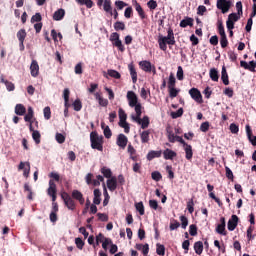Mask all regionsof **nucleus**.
<instances>
[{
    "label": "nucleus",
    "mask_w": 256,
    "mask_h": 256,
    "mask_svg": "<svg viewBox=\"0 0 256 256\" xmlns=\"http://www.w3.org/2000/svg\"><path fill=\"white\" fill-rule=\"evenodd\" d=\"M189 95L196 101V103H203V96L197 88H191L189 90Z\"/></svg>",
    "instance_id": "nucleus-12"
},
{
    "label": "nucleus",
    "mask_w": 256,
    "mask_h": 256,
    "mask_svg": "<svg viewBox=\"0 0 256 256\" xmlns=\"http://www.w3.org/2000/svg\"><path fill=\"white\" fill-rule=\"evenodd\" d=\"M216 232L219 235H227V232H225V218L222 217L220 219V224L217 225Z\"/></svg>",
    "instance_id": "nucleus-20"
},
{
    "label": "nucleus",
    "mask_w": 256,
    "mask_h": 256,
    "mask_svg": "<svg viewBox=\"0 0 256 256\" xmlns=\"http://www.w3.org/2000/svg\"><path fill=\"white\" fill-rule=\"evenodd\" d=\"M127 100L129 107H134L135 113H140L141 109H143V106L139 103V98L137 97V94L133 91L127 92Z\"/></svg>",
    "instance_id": "nucleus-2"
},
{
    "label": "nucleus",
    "mask_w": 256,
    "mask_h": 256,
    "mask_svg": "<svg viewBox=\"0 0 256 256\" xmlns=\"http://www.w3.org/2000/svg\"><path fill=\"white\" fill-rule=\"evenodd\" d=\"M103 9H104V11H106V13L113 15V8L111 7V0L104 1Z\"/></svg>",
    "instance_id": "nucleus-38"
},
{
    "label": "nucleus",
    "mask_w": 256,
    "mask_h": 256,
    "mask_svg": "<svg viewBox=\"0 0 256 256\" xmlns=\"http://www.w3.org/2000/svg\"><path fill=\"white\" fill-rule=\"evenodd\" d=\"M26 112H27V109L25 108V106L23 104H17L15 106L16 115L23 116V115H25Z\"/></svg>",
    "instance_id": "nucleus-33"
},
{
    "label": "nucleus",
    "mask_w": 256,
    "mask_h": 256,
    "mask_svg": "<svg viewBox=\"0 0 256 256\" xmlns=\"http://www.w3.org/2000/svg\"><path fill=\"white\" fill-rule=\"evenodd\" d=\"M175 75L173 73H170L169 79H168V88L175 87Z\"/></svg>",
    "instance_id": "nucleus-54"
},
{
    "label": "nucleus",
    "mask_w": 256,
    "mask_h": 256,
    "mask_svg": "<svg viewBox=\"0 0 256 256\" xmlns=\"http://www.w3.org/2000/svg\"><path fill=\"white\" fill-rule=\"evenodd\" d=\"M90 141L92 149H97V151H103V136L98 135L97 132H91Z\"/></svg>",
    "instance_id": "nucleus-3"
},
{
    "label": "nucleus",
    "mask_w": 256,
    "mask_h": 256,
    "mask_svg": "<svg viewBox=\"0 0 256 256\" xmlns=\"http://www.w3.org/2000/svg\"><path fill=\"white\" fill-rule=\"evenodd\" d=\"M141 114L142 111L140 110V113L136 114H131V119L132 121H134L135 123H138V125L141 126V129H147V127H149V116H144L143 118H141Z\"/></svg>",
    "instance_id": "nucleus-4"
},
{
    "label": "nucleus",
    "mask_w": 256,
    "mask_h": 256,
    "mask_svg": "<svg viewBox=\"0 0 256 256\" xmlns=\"http://www.w3.org/2000/svg\"><path fill=\"white\" fill-rule=\"evenodd\" d=\"M119 125L122 127V129H124V133H129L130 127L129 123H127V120L119 121Z\"/></svg>",
    "instance_id": "nucleus-53"
},
{
    "label": "nucleus",
    "mask_w": 256,
    "mask_h": 256,
    "mask_svg": "<svg viewBox=\"0 0 256 256\" xmlns=\"http://www.w3.org/2000/svg\"><path fill=\"white\" fill-rule=\"evenodd\" d=\"M65 17V10L64 9H59L54 12L53 14V19L54 21H61Z\"/></svg>",
    "instance_id": "nucleus-29"
},
{
    "label": "nucleus",
    "mask_w": 256,
    "mask_h": 256,
    "mask_svg": "<svg viewBox=\"0 0 256 256\" xmlns=\"http://www.w3.org/2000/svg\"><path fill=\"white\" fill-rule=\"evenodd\" d=\"M73 107H74V111H81V109H83V104H81V100L76 99L73 102Z\"/></svg>",
    "instance_id": "nucleus-52"
},
{
    "label": "nucleus",
    "mask_w": 256,
    "mask_h": 256,
    "mask_svg": "<svg viewBox=\"0 0 256 256\" xmlns=\"http://www.w3.org/2000/svg\"><path fill=\"white\" fill-rule=\"evenodd\" d=\"M33 117H34V112H33V107H28V113L25 115L24 120L26 123H31L33 122Z\"/></svg>",
    "instance_id": "nucleus-36"
},
{
    "label": "nucleus",
    "mask_w": 256,
    "mask_h": 256,
    "mask_svg": "<svg viewBox=\"0 0 256 256\" xmlns=\"http://www.w3.org/2000/svg\"><path fill=\"white\" fill-rule=\"evenodd\" d=\"M79 5H85L88 9H91L93 7V2L91 0H76Z\"/></svg>",
    "instance_id": "nucleus-45"
},
{
    "label": "nucleus",
    "mask_w": 256,
    "mask_h": 256,
    "mask_svg": "<svg viewBox=\"0 0 256 256\" xmlns=\"http://www.w3.org/2000/svg\"><path fill=\"white\" fill-rule=\"evenodd\" d=\"M95 97L97 99V101L99 102V105H101V107H107V105H109V101L103 97H101V94L99 92L95 93Z\"/></svg>",
    "instance_id": "nucleus-30"
},
{
    "label": "nucleus",
    "mask_w": 256,
    "mask_h": 256,
    "mask_svg": "<svg viewBox=\"0 0 256 256\" xmlns=\"http://www.w3.org/2000/svg\"><path fill=\"white\" fill-rule=\"evenodd\" d=\"M237 13H231L228 16V21L232 23H237L239 19H241V15H243V4L241 2L236 3Z\"/></svg>",
    "instance_id": "nucleus-7"
},
{
    "label": "nucleus",
    "mask_w": 256,
    "mask_h": 256,
    "mask_svg": "<svg viewBox=\"0 0 256 256\" xmlns=\"http://www.w3.org/2000/svg\"><path fill=\"white\" fill-rule=\"evenodd\" d=\"M44 118L49 120L51 119V108L49 106L45 107L43 110Z\"/></svg>",
    "instance_id": "nucleus-57"
},
{
    "label": "nucleus",
    "mask_w": 256,
    "mask_h": 256,
    "mask_svg": "<svg viewBox=\"0 0 256 256\" xmlns=\"http://www.w3.org/2000/svg\"><path fill=\"white\" fill-rule=\"evenodd\" d=\"M107 239V237H105V235L99 233L97 236H96V245H99V243H102Z\"/></svg>",
    "instance_id": "nucleus-60"
},
{
    "label": "nucleus",
    "mask_w": 256,
    "mask_h": 256,
    "mask_svg": "<svg viewBox=\"0 0 256 256\" xmlns=\"http://www.w3.org/2000/svg\"><path fill=\"white\" fill-rule=\"evenodd\" d=\"M149 133L150 132L148 130H146L140 134L142 143H149Z\"/></svg>",
    "instance_id": "nucleus-44"
},
{
    "label": "nucleus",
    "mask_w": 256,
    "mask_h": 256,
    "mask_svg": "<svg viewBox=\"0 0 256 256\" xmlns=\"http://www.w3.org/2000/svg\"><path fill=\"white\" fill-rule=\"evenodd\" d=\"M85 181L87 185H93V187H99L103 181H105V178L103 176L98 175L96 176V179H94V176L92 173H88L85 177Z\"/></svg>",
    "instance_id": "nucleus-6"
},
{
    "label": "nucleus",
    "mask_w": 256,
    "mask_h": 256,
    "mask_svg": "<svg viewBox=\"0 0 256 256\" xmlns=\"http://www.w3.org/2000/svg\"><path fill=\"white\" fill-rule=\"evenodd\" d=\"M184 151L186 153V159L191 161L193 159V148L189 144H184Z\"/></svg>",
    "instance_id": "nucleus-25"
},
{
    "label": "nucleus",
    "mask_w": 256,
    "mask_h": 256,
    "mask_svg": "<svg viewBox=\"0 0 256 256\" xmlns=\"http://www.w3.org/2000/svg\"><path fill=\"white\" fill-rule=\"evenodd\" d=\"M106 185L109 191H115V189H117V178L116 177L109 178L106 182Z\"/></svg>",
    "instance_id": "nucleus-21"
},
{
    "label": "nucleus",
    "mask_w": 256,
    "mask_h": 256,
    "mask_svg": "<svg viewBox=\"0 0 256 256\" xmlns=\"http://www.w3.org/2000/svg\"><path fill=\"white\" fill-rule=\"evenodd\" d=\"M107 75H109V77H112L113 79H121V74L113 69H109L107 71Z\"/></svg>",
    "instance_id": "nucleus-40"
},
{
    "label": "nucleus",
    "mask_w": 256,
    "mask_h": 256,
    "mask_svg": "<svg viewBox=\"0 0 256 256\" xmlns=\"http://www.w3.org/2000/svg\"><path fill=\"white\" fill-rule=\"evenodd\" d=\"M209 127V122H204L200 125V131H202V133H207L209 131Z\"/></svg>",
    "instance_id": "nucleus-59"
},
{
    "label": "nucleus",
    "mask_w": 256,
    "mask_h": 256,
    "mask_svg": "<svg viewBox=\"0 0 256 256\" xmlns=\"http://www.w3.org/2000/svg\"><path fill=\"white\" fill-rule=\"evenodd\" d=\"M193 25V19L186 18L180 22V27H191Z\"/></svg>",
    "instance_id": "nucleus-41"
},
{
    "label": "nucleus",
    "mask_w": 256,
    "mask_h": 256,
    "mask_svg": "<svg viewBox=\"0 0 256 256\" xmlns=\"http://www.w3.org/2000/svg\"><path fill=\"white\" fill-rule=\"evenodd\" d=\"M127 143H129L127 136H125V134H119L116 140V145L121 149H125V147H127Z\"/></svg>",
    "instance_id": "nucleus-14"
},
{
    "label": "nucleus",
    "mask_w": 256,
    "mask_h": 256,
    "mask_svg": "<svg viewBox=\"0 0 256 256\" xmlns=\"http://www.w3.org/2000/svg\"><path fill=\"white\" fill-rule=\"evenodd\" d=\"M93 203L94 205H101V190L94 189Z\"/></svg>",
    "instance_id": "nucleus-28"
},
{
    "label": "nucleus",
    "mask_w": 256,
    "mask_h": 256,
    "mask_svg": "<svg viewBox=\"0 0 256 256\" xmlns=\"http://www.w3.org/2000/svg\"><path fill=\"white\" fill-rule=\"evenodd\" d=\"M139 66L141 67L142 71H145L146 73H151V71L154 75L157 73L155 66L147 60L139 62Z\"/></svg>",
    "instance_id": "nucleus-8"
},
{
    "label": "nucleus",
    "mask_w": 256,
    "mask_h": 256,
    "mask_svg": "<svg viewBox=\"0 0 256 256\" xmlns=\"http://www.w3.org/2000/svg\"><path fill=\"white\" fill-rule=\"evenodd\" d=\"M113 244V240H111V238H106L103 243H102V249H104L105 251H107L108 247Z\"/></svg>",
    "instance_id": "nucleus-50"
},
{
    "label": "nucleus",
    "mask_w": 256,
    "mask_h": 256,
    "mask_svg": "<svg viewBox=\"0 0 256 256\" xmlns=\"http://www.w3.org/2000/svg\"><path fill=\"white\" fill-rule=\"evenodd\" d=\"M183 115V108L178 109L176 112L171 113L172 119H177Z\"/></svg>",
    "instance_id": "nucleus-56"
},
{
    "label": "nucleus",
    "mask_w": 256,
    "mask_h": 256,
    "mask_svg": "<svg viewBox=\"0 0 256 256\" xmlns=\"http://www.w3.org/2000/svg\"><path fill=\"white\" fill-rule=\"evenodd\" d=\"M246 135L250 141V143L255 147L256 146V136H253V131L251 130V126L246 125Z\"/></svg>",
    "instance_id": "nucleus-18"
},
{
    "label": "nucleus",
    "mask_w": 256,
    "mask_h": 256,
    "mask_svg": "<svg viewBox=\"0 0 256 256\" xmlns=\"http://www.w3.org/2000/svg\"><path fill=\"white\" fill-rule=\"evenodd\" d=\"M209 75L212 81H215V82L219 81V71H217V69L215 68L210 69Z\"/></svg>",
    "instance_id": "nucleus-37"
},
{
    "label": "nucleus",
    "mask_w": 256,
    "mask_h": 256,
    "mask_svg": "<svg viewBox=\"0 0 256 256\" xmlns=\"http://www.w3.org/2000/svg\"><path fill=\"white\" fill-rule=\"evenodd\" d=\"M176 77H177L178 81H183V79H184V76H183V67L178 66V70H177Z\"/></svg>",
    "instance_id": "nucleus-58"
},
{
    "label": "nucleus",
    "mask_w": 256,
    "mask_h": 256,
    "mask_svg": "<svg viewBox=\"0 0 256 256\" xmlns=\"http://www.w3.org/2000/svg\"><path fill=\"white\" fill-rule=\"evenodd\" d=\"M169 89V96L171 99H175L177 95H179V90L175 88V86L168 88Z\"/></svg>",
    "instance_id": "nucleus-46"
},
{
    "label": "nucleus",
    "mask_w": 256,
    "mask_h": 256,
    "mask_svg": "<svg viewBox=\"0 0 256 256\" xmlns=\"http://www.w3.org/2000/svg\"><path fill=\"white\" fill-rule=\"evenodd\" d=\"M66 207L68 209H70L71 211H73V209H75V201L72 200L71 196H69V194L67 193H62L61 195Z\"/></svg>",
    "instance_id": "nucleus-11"
},
{
    "label": "nucleus",
    "mask_w": 256,
    "mask_h": 256,
    "mask_svg": "<svg viewBox=\"0 0 256 256\" xmlns=\"http://www.w3.org/2000/svg\"><path fill=\"white\" fill-rule=\"evenodd\" d=\"M205 13H207V7L203 6V5H200L198 6L197 8V15H205Z\"/></svg>",
    "instance_id": "nucleus-62"
},
{
    "label": "nucleus",
    "mask_w": 256,
    "mask_h": 256,
    "mask_svg": "<svg viewBox=\"0 0 256 256\" xmlns=\"http://www.w3.org/2000/svg\"><path fill=\"white\" fill-rule=\"evenodd\" d=\"M18 41H20V49L23 51L25 49V45L23 44L25 41V38L27 37V32L25 30L21 29L17 33Z\"/></svg>",
    "instance_id": "nucleus-17"
},
{
    "label": "nucleus",
    "mask_w": 256,
    "mask_h": 256,
    "mask_svg": "<svg viewBox=\"0 0 256 256\" xmlns=\"http://www.w3.org/2000/svg\"><path fill=\"white\" fill-rule=\"evenodd\" d=\"M162 154L163 152L161 150L159 151L152 150L147 154V159L148 161H153V159L161 157Z\"/></svg>",
    "instance_id": "nucleus-27"
},
{
    "label": "nucleus",
    "mask_w": 256,
    "mask_h": 256,
    "mask_svg": "<svg viewBox=\"0 0 256 256\" xmlns=\"http://www.w3.org/2000/svg\"><path fill=\"white\" fill-rule=\"evenodd\" d=\"M128 153H129L131 159L135 160L136 150H135V148L131 144L128 145Z\"/></svg>",
    "instance_id": "nucleus-63"
},
{
    "label": "nucleus",
    "mask_w": 256,
    "mask_h": 256,
    "mask_svg": "<svg viewBox=\"0 0 256 256\" xmlns=\"http://www.w3.org/2000/svg\"><path fill=\"white\" fill-rule=\"evenodd\" d=\"M238 222L239 217H237V215H232L231 219L228 221V231H235Z\"/></svg>",
    "instance_id": "nucleus-15"
},
{
    "label": "nucleus",
    "mask_w": 256,
    "mask_h": 256,
    "mask_svg": "<svg viewBox=\"0 0 256 256\" xmlns=\"http://www.w3.org/2000/svg\"><path fill=\"white\" fill-rule=\"evenodd\" d=\"M157 255H165V246L163 244H156Z\"/></svg>",
    "instance_id": "nucleus-47"
},
{
    "label": "nucleus",
    "mask_w": 256,
    "mask_h": 256,
    "mask_svg": "<svg viewBox=\"0 0 256 256\" xmlns=\"http://www.w3.org/2000/svg\"><path fill=\"white\" fill-rule=\"evenodd\" d=\"M110 41L112 45L118 49V51H120L121 53L125 52V45H123V41H121L119 33L113 32L110 35Z\"/></svg>",
    "instance_id": "nucleus-5"
},
{
    "label": "nucleus",
    "mask_w": 256,
    "mask_h": 256,
    "mask_svg": "<svg viewBox=\"0 0 256 256\" xmlns=\"http://www.w3.org/2000/svg\"><path fill=\"white\" fill-rule=\"evenodd\" d=\"M103 195H104L103 206L107 207V205H109V199H111V197L109 196V192H107V186L105 185V183H103Z\"/></svg>",
    "instance_id": "nucleus-31"
},
{
    "label": "nucleus",
    "mask_w": 256,
    "mask_h": 256,
    "mask_svg": "<svg viewBox=\"0 0 256 256\" xmlns=\"http://www.w3.org/2000/svg\"><path fill=\"white\" fill-rule=\"evenodd\" d=\"M70 91H69V88H65L64 91H63V97H64V105L68 106L69 105V95H70Z\"/></svg>",
    "instance_id": "nucleus-48"
},
{
    "label": "nucleus",
    "mask_w": 256,
    "mask_h": 256,
    "mask_svg": "<svg viewBox=\"0 0 256 256\" xmlns=\"http://www.w3.org/2000/svg\"><path fill=\"white\" fill-rule=\"evenodd\" d=\"M221 80L224 85H229V75L227 74V68H225V66L222 67Z\"/></svg>",
    "instance_id": "nucleus-32"
},
{
    "label": "nucleus",
    "mask_w": 256,
    "mask_h": 256,
    "mask_svg": "<svg viewBox=\"0 0 256 256\" xmlns=\"http://www.w3.org/2000/svg\"><path fill=\"white\" fill-rule=\"evenodd\" d=\"M216 7L222 13H227V12H229V9H231V1H229V0H217Z\"/></svg>",
    "instance_id": "nucleus-9"
},
{
    "label": "nucleus",
    "mask_w": 256,
    "mask_h": 256,
    "mask_svg": "<svg viewBox=\"0 0 256 256\" xmlns=\"http://www.w3.org/2000/svg\"><path fill=\"white\" fill-rule=\"evenodd\" d=\"M218 33L220 37H227V34H225V27H223V22H218Z\"/></svg>",
    "instance_id": "nucleus-49"
},
{
    "label": "nucleus",
    "mask_w": 256,
    "mask_h": 256,
    "mask_svg": "<svg viewBox=\"0 0 256 256\" xmlns=\"http://www.w3.org/2000/svg\"><path fill=\"white\" fill-rule=\"evenodd\" d=\"M189 233L192 237H195V235H197V226L195 225H190L189 227Z\"/></svg>",
    "instance_id": "nucleus-64"
},
{
    "label": "nucleus",
    "mask_w": 256,
    "mask_h": 256,
    "mask_svg": "<svg viewBox=\"0 0 256 256\" xmlns=\"http://www.w3.org/2000/svg\"><path fill=\"white\" fill-rule=\"evenodd\" d=\"M32 138L35 141L36 145H39V143H41V133H39V131H33Z\"/></svg>",
    "instance_id": "nucleus-42"
},
{
    "label": "nucleus",
    "mask_w": 256,
    "mask_h": 256,
    "mask_svg": "<svg viewBox=\"0 0 256 256\" xmlns=\"http://www.w3.org/2000/svg\"><path fill=\"white\" fill-rule=\"evenodd\" d=\"M128 69L130 71L132 83H137V70H135V65H133V63H130L128 65Z\"/></svg>",
    "instance_id": "nucleus-24"
},
{
    "label": "nucleus",
    "mask_w": 256,
    "mask_h": 256,
    "mask_svg": "<svg viewBox=\"0 0 256 256\" xmlns=\"http://www.w3.org/2000/svg\"><path fill=\"white\" fill-rule=\"evenodd\" d=\"M101 129H103L104 137H106V139H111L113 133L111 132V128H109L105 122H101Z\"/></svg>",
    "instance_id": "nucleus-23"
},
{
    "label": "nucleus",
    "mask_w": 256,
    "mask_h": 256,
    "mask_svg": "<svg viewBox=\"0 0 256 256\" xmlns=\"http://www.w3.org/2000/svg\"><path fill=\"white\" fill-rule=\"evenodd\" d=\"M120 121H127V114L123 108H120L118 111Z\"/></svg>",
    "instance_id": "nucleus-55"
},
{
    "label": "nucleus",
    "mask_w": 256,
    "mask_h": 256,
    "mask_svg": "<svg viewBox=\"0 0 256 256\" xmlns=\"http://www.w3.org/2000/svg\"><path fill=\"white\" fill-rule=\"evenodd\" d=\"M133 5L139 17H141V19H145V11H143V7H141V4H139L137 0H133Z\"/></svg>",
    "instance_id": "nucleus-22"
},
{
    "label": "nucleus",
    "mask_w": 256,
    "mask_h": 256,
    "mask_svg": "<svg viewBox=\"0 0 256 256\" xmlns=\"http://www.w3.org/2000/svg\"><path fill=\"white\" fill-rule=\"evenodd\" d=\"M163 155H164V159L173 161V159L177 157V152L167 148L166 150H164Z\"/></svg>",
    "instance_id": "nucleus-19"
},
{
    "label": "nucleus",
    "mask_w": 256,
    "mask_h": 256,
    "mask_svg": "<svg viewBox=\"0 0 256 256\" xmlns=\"http://www.w3.org/2000/svg\"><path fill=\"white\" fill-rule=\"evenodd\" d=\"M167 33V36H159L158 38V45L161 51H167V45L175 44V34L173 33V29L169 28Z\"/></svg>",
    "instance_id": "nucleus-1"
},
{
    "label": "nucleus",
    "mask_w": 256,
    "mask_h": 256,
    "mask_svg": "<svg viewBox=\"0 0 256 256\" xmlns=\"http://www.w3.org/2000/svg\"><path fill=\"white\" fill-rule=\"evenodd\" d=\"M135 208L140 215H145V206H143V202L136 203Z\"/></svg>",
    "instance_id": "nucleus-43"
},
{
    "label": "nucleus",
    "mask_w": 256,
    "mask_h": 256,
    "mask_svg": "<svg viewBox=\"0 0 256 256\" xmlns=\"http://www.w3.org/2000/svg\"><path fill=\"white\" fill-rule=\"evenodd\" d=\"M114 29L115 31H125V23L119 21L114 23Z\"/></svg>",
    "instance_id": "nucleus-51"
},
{
    "label": "nucleus",
    "mask_w": 256,
    "mask_h": 256,
    "mask_svg": "<svg viewBox=\"0 0 256 256\" xmlns=\"http://www.w3.org/2000/svg\"><path fill=\"white\" fill-rule=\"evenodd\" d=\"M136 249L142 251L143 255L149 254V244H136Z\"/></svg>",
    "instance_id": "nucleus-34"
},
{
    "label": "nucleus",
    "mask_w": 256,
    "mask_h": 256,
    "mask_svg": "<svg viewBox=\"0 0 256 256\" xmlns=\"http://www.w3.org/2000/svg\"><path fill=\"white\" fill-rule=\"evenodd\" d=\"M18 171H23V175L26 178L29 177V173H31V164L29 162H20Z\"/></svg>",
    "instance_id": "nucleus-13"
},
{
    "label": "nucleus",
    "mask_w": 256,
    "mask_h": 256,
    "mask_svg": "<svg viewBox=\"0 0 256 256\" xmlns=\"http://www.w3.org/2000/svg\"><path fill=\"white\" fill-rule=\"evenodd\" d=\"M194 251L196 255H201L203 253V242L201 241L195 242Z\"/></svg>",
    "instance_id": "nucleus-35"
},
{
    "label": "nucleus",
    "mask_w": 256,
    "mask_h": 256,
    "mask_svg": "<svg viewBox=\"0 0 256 256\" xmlns=\"http://www.w3.org/2000/svg\"><path fill=\"white\" fill-rule=\"evenodd\" d=\"M151 177L153 181H161L162 177L159 171L152 172Z\"/></svg>",
    "instance_id": "nucleus-61"
},
{
    "label": "nucleus",
    "mask_w": 256,
    "mask_h": 256,
    "mask_svg": "<svg viewBox=\"0 0 256 256\" xmlns=\"http://www.w3.org/2000/svg\"><path fill=\"white\" fill-rule=\"evenodd\" d=\"M30 73L33 77H39V63H37V60H32L30 65Z\"/></svg>",
    "instance_id": "nucleus-16"
},
{
    "label": "nucleus",
    "mask_w": 256,
    "mask_h": 256,
    "mask_svg": "<svg viewBox=\"0 0 256 256\" xmlns=\"http://www.w3.org/2000/svg\"><path fill=\"white\" fill-rule=\"evenodd\" d=\"M72 197L74 199H76L77 201H79V203L81 205H83V203H85V198H83V194L81 192H79V190H74L72 192Z\"/></svg>",
    "instance_id": "nucleus-26"
},
{
    "label": "nucleus",
    "mask_w": 256,
    "mask_h": 256,
    "mask_svg": "<svg viewBox=\"0 0 256 256\" xmlns=\"http://www.w3.org/2000/svg\"><path fill=\"white\" fill-rule=\"evenodd\" d=\"M101 173L104 177H106V179H112V175L113 173L111 172V169L107 168V167H103L101 169Z\"/></svg>",
    "instance_id": "nucleus-39"
},
{
    "label": "nucleus",
    "mask_w": 256,
    "mask_h": 256,
    "mask_svg": "<svg viewBox=\"0 0 256 256\" xmlns=\"http://www.w3.org/2000/svg\"><path fill=\"white\" fill-rule=\"evenodd\" d=\"M47 193L50 197H52V201H57V185L55 184V181H49V188L47 190Z\"/></svg>",
    "instance_id": "nucleus-10"
}]
</instances>
